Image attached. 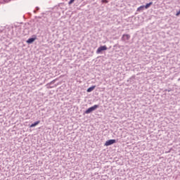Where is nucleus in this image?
I'll list each match as a JSON object with an SVG mask.
<instances>
[{"instance_id": "nucleus-6", "label": "nucleus", "mask_w": 180, "mask_h": 180, "mask_svg": "<svg viewBox=\"0 0 180 180\" xmlns=\"http://www.w3.org/2000/svg\"><path fill=\"white\" fill-rule=\"evenodd\" d=\"M40 123V121H37L35 122L34 124H32L30 127H36V126H37V124H39Z\"/></svg>"}, {"instance_id": "nucleus-1", "label": "nucleus", "mask_w": 180, "mask_h": 180, "mask_svg": "<svg viewBox=\"0 0 180 180\" xmlns=\"http://www.w3.org/2000/svg\"><path fill=\"white\" fill-rule=\"evenodd\" d=\"M98 108H99V105H94V106H92V107L89 108V109H87L85 111V113L86 115H89V113H91V112H94V110H96V109H98Z\"/></svg>"}, {"instance_id": "nucleus-3", "label": "nucleus", "mask_w": 180, "mask_h": 180, "mask_svg": "<svg viewBox=\"0 0 180 180\" xmlns=\"http://www.w3.org/2000/svg\"><path fill=\"white\" fill-rule=\"evenodd\" d=\"M115 143H116L115 139H110L105 141L104 146H105V147H108V146H112V144H115Z\"/></svg>"}, {"instance_id": "nucleus-8", "label": "nucleus", "mask_w": 180, "mask_h": 180, "mask_svg": "<svg viewBox=\"0 0 180 180\" xmlns=\"http://www.w3.org/2000/svg\"><path fill=\"white\" fill-rule=\"evenodd\" d=\"M151 5H153V2H150V3L147 4L146 6H144L145 9H148V8H150V6H151Z\"/></svg>"}, {"instance_id": "nucleus-5", "label": "nucleus", "mask_w": 180, "mask_h": 180, "mask_svg": "<svg viewBox=\"0 0 180 180\" xmlns=\"http://www.w3.org/2000/svg\"><path fill=\"white\" fill-rule=\"evenodd\" d=\"M34 40H36V38H30L28 39V40L27 41V43L28 44H32V43H33V41H34Z\"/></svg>"}, {"instance_id": "nucleus-11", "label": "nucleus", "mask_w": 180, "mask_h": 180, "mask_svg": "<svg viewBox=\"0 0 180 180\" xmlns=\"http://www.w3.org/2000/svg\"><path fill=\"white\" fill-rule=\"evenodd\" d=\"M75 0H70V1H69V5H71V4H74V1H75Z\"/></svg>"}, {"instance_id": "nucleus-7", "label": "nucleus", "mask_w": 180, "mask_h": 180, "mask_svg": "<svg viewBox=\"0 0 180 180\" xmlns=\"http://www.w3.org/2000/svg\"><path fill=\"white\" fill-rule=\"evenodd\" d=\"M95 88H96V86H92L89 87V88L87 89V92H92V91H94V89H95Z\"/></svg>"}, {"instance_id": "nucleus-9", "label": "nucleus", "mask_w": 180, "mask_h": 180, "mask_svg": "<svg viewBox=\"0 0 180 180\" xmlns=\"http://www.w3.org/2000/svg\"><path fill=\"white\" fill-rule=\"evenodd\" d=\"M144 9V6H141L137 8V11L140 12L141 11H143Z\"/></svg>"}, {"instance_id": "nucleus-4", "label": "nucleus", "mask_w": 180, "mask_h": 180, "mask_svg": "<svg viewBox=\"0 0 180 180\" xmlns=\"http://www.w3.org/2000/svg\"><path fill=\"white\" fill-rule=\"evenodd\" d=\"M130 39V35L129 34H123L122 37V41H127V40Z\"/></svg>"}, {"instance_id": "nucleus-2", "label": "nucleus", "mask_w": 180, "mask_h": 180, "mask_svg": "<svg viewBox=\"0 0 180 180\" xmlns=\"http://www.w3.org/2000/svg\"><path fill=\"white\" fill-rule=\"evenodd\" d=\"M106 50H108V47L106 46H101L98 48V49L96 51V53L101 54V53H102V51H105Z\"/></svg>"}, {"instance_id": "nucleus-12", "label": "nucleus", "mask_w": 180, "mask_h": 180, "mask_svg": "<svg viewBox=\"0 0 180 180\" xmlns=\"http://www.w3.org/2000/svg\"><path fill=\"white\" fill-rule=\"evenodd\" d=\"M180 15V10L176 13V16H179Z\"/></svg>"}, {"instance_id": "nucleus-10", "label": "nucleus", "mask_w": 180, "mask_h": 180, "mask_svg": "<svg viewBox=\"0 0 180 180\" xmlns=\"http://www.w3.org/2000/svg\"><path fill=\"white\" fill-rule=\"evenodd\" d=\"M101 2L103 4H108V2H109L108 0H102Z\"/></svg>"}]
</instances>
